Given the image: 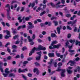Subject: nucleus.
I'll return each mask as SVG.
<instances>
[{
  "label": "nucleus",
  "mask_w": 80,
  "mask_h": 80,
  "mask_svg": "<svg viewBox=\"0 0 80 80\" xmlns=\"http://www.w3.org/2000/svg\"><path fill=\"white\" fill-rule=\"evenodd\" d=\"M56 71H57V72H62L61 74V77H64L65 76V69H62L60 68V67H58V69L56 70Z\"/></svg>",
  "instance_id": "obj_1"
},
{
  "label": "nucleus",
  "mask_w": 80,
  "mask_h": 80,
  "mask_svg": "<svg viewBox=\"0 0 80 80\" xmlns=\"http://www.w3.org/2000/svg\"><path fill=\"white\" fill-rule=\"evenodd\" d=\"M9 69L6 68L5 70V73H3L2 74L4 77H7L8 76V75L10 73V71H8Z\"/></svg>",
  "instance_id": "obj_2"
},
{
  "label": "nucleus",
  "mask_w": 80,
  "mask_h": 80,
  "mask_svg": "<svg viewBox=\"0 0 80 80\" xmlns=\"http://www.w3.org/2000/svg\"><path fill=\"white\" fill-rule=\"evenodd\" d=\"M60 46V44H58V45H53L52 46H49V48L50 49H54V48H58Z\"/></svg>",
  "instance_id": "obj_3"
},
{
  "label": "nucleus",
  "mask_w": 80,
  "mask_h": 80,
  "mask_svg": "<svg viewBox=\"0 0 80 80\" xmlns=\"http://www.w3.org/2000/svg\"><path fill=\"white\" fill-rule=\"evenodd\" d=\"M28 69L27 68H26L23 70H22L21 68H19L18 70V72L19 73H21L22 72H28Z\"/></svg>",
  "instance_id": "obj_4"
},
{
  "label": "nucleus",
  "mask_w": 80,
  "mask_h": 80,
  "mask_svg": "<svg viewBox=\"0 0 80 80\" xmlns=\"http://www.w3.org/2000/svg\"><path fill=\"white\" fill-rule=\"evenodd\" d=\"M75 63L74 62H73L72 61H69L68 63H67V65H68V64H70V65L71 66H75Z\"/></svg>",
  "instance_id": "obj_5"
},
{
  "label": "nucleus",
  "mask_w": 80,
  "mask_h": 80,
  "mask_svg": "<svg viewBox=\"0 0 80 80\" xmlns=\"http://www.w3.org/2000/svg\"><path fill=\"white\" fill-rule=\"evenodd\" d=\"M36 49V48H35L34 47L32 49V50L29 53V56H31V55H32V53H33L34 52H35V50Z\"/></svg>",
  "instance_id": "obj_6"
},
{
  "label": "nucleus",
  "mask_w": 80,
  "mask_h": 80,
  "mask_svg": "<svg viewBox=\"0 0 80 80\" xmlns=\"http://www.w3.org/2000/svg\"><path fill=\"white\" fill-rule=\"evenodd\" d=\"M62 28V26L58 27L57 28V30L58 34L60 33V29Z\"/></svg>",
  "instance_id": "obj_7"
},
{
  "label": "nucleus",
  "mask_w": 80,
  "mask_h": 80,
  "mask_svg": "<svg viewBox=\"0 0 80 80\" xmlns=\"http://www.w3.org/2000/svg\"><path fill=\"white\" fill-rule=\"evenodd\" d=\"M28 24L29 25V26L28 27L29 28H33L34 26L32 25L33 24L31 22H28Z\"/></svg>",
  "instance_id": "obj_8"
},
{
  "label": "nucleus",
  "mask_w": 80,
  "mask_h": 80,
  "mask_svg": "<svg viewBox=\"0 0 80 80\" xmlns=\"http://www.w3.org/2000/svg\"><path fill=\"white\" fill-rule=\"evenodd\" d=\"M48 55L49 57H54L55 54L53 52L52 53H49L48 54Z\"/></svg>",
  "instance_id": "obj_9"
},
{
  "label": "nucleus",
  "mask_w": 80,
  "mask_h": 80,
  "mask_svg": "<svg viewBox=\"0 0 80 80\" xmlns=\"http://www.w3.org/2000/svg\"><path fill=\"white\" fill-rule=\"evenodd\" d=\"M42 46L41 45H39L38 48L37 49L36 48V49L37 51V50H42Z\"/></svg>",
  "instance_id": "obj_10"
},
{
  "label": "nucleus",
  "mask_w": 80,
  "mask_h": 80,
  "mask_svg": "<svg viewBox=\"0 0 80 80\" xmlns=\"http://www.w3.org/2000/svg\"><path fill=\"white\" fill-rule=\"evenodd\" d=\"M21 18L22 17H19L18 18V20H19V23H22V21L23 20V19H24V17H23L22 19H21Z\"/></svg>",
  "instance_id": "obj_11"
},
{
  "label": "nucleus",
  "mask_w": 80,
  "mask_h": 80,
  "mask_svg": "<svg viewBox=\"0 0 80 80\" xmlns=\"http://www.w3.org/2000/svg\"><path fill=\"white\" fill-rule=\"evenodd\" d=\"M36 72V74L37 75H38L39 74V71H38V68H35L34 69V72L35 73V72Z\"/></svg>",
  "instance_id": "obj_12"
},
{
  "label": "nucleus",
  "mask_w": 80,
  "mask_h": 80,
  "mask_svg": "<svg viewBox=\"0 0 80 80\" xmlns=\"http://www.w3.org/2000/svg\"><path fill=\"white\" fill-rule=\"evenodd\" d=\"M7 17H8V20H10L11 19V17L10 16V15L9 14V11L7 9Z\"/></svg>",
  "instance_id": "obj_13"
},
{
  "label": "nucleus",
  "mask_w": 80,
  "mask_h": 80,
  "mask_svg": "<svg viewBox=\"0 0 80 80\" xmlns=\"http://www.w3.org/2000/svg\"><path fill=\"white\" fill-rule=\"evenodd\" d=\"M58 43V41H56V40L54 41H52V42L51 45H52V46H53L54 44H56Z\"/></svg>",
  "instance_id": "obj_14"
},
{
  "label": "nucleus",
  "mask_w": 80,
  "mask_h": 80,
  "mask_svg": "<svg viewBox=\"0 0 80 80\" xmlns=\"http://www.w3.org/2000/svg\"><path fill=\"white\" fill-rule=\"evenodd\" d=\"M51 36L52 37V38H53L54 37L55 38H56V37H57V36L56 34H55L54 33H51Z\"/></svg>",
  "instance_id": "obj_15"
},
{
  "label": "nucleus",
  "mask_w": 80,
  "mask_h": 80,
  "mask_svg": "<svg viewBox=\"0 0 80 80\" xmlns=\"http://www.w3.org/2000/svg\"><path fill=\"white\" fill-rule=\"evenodd\" d=\"M53 59H52L51 60L50 62L48 63V64L50 65V67H51L52 66V63H53Z\"/></svg>",
  "instance_id": "obj_16"
},
{
  "label": "nucleus",
  "mask_w": 80,
  "mask_h": 80,
  "mask_svg": "<svg viewBox=\"0 0 80 80\" xmlns=\"http://www.w3.org/2000/svg\"><path fill=\"white\" fill-rule=\"evenodd\" d=\"M67 72L68 74H71L72 73V71L69 69H68L67 70Z\"/></svg>",
  "instance_id": "obj_17"
},
{
  "label": "nucleus",
  "mask_w": 80,
  "mask_h": 80,
  "mask_svg": "<svg viewBox=\"0 0 80 80\" xmlns=\"http://www.w3.org/2000/svg\"><path fill=\"white\" fill-rule=\"evenodd\" d=\"M9 77H15V75L14 74L11 73L9 75Z\"/></svg>",
  "instance_id": "obj_18"
},
{
  "label": "nucleus",
  "mask_w": 80,
  "mask_h": 80,
  "mask_svg": "<svg viewBox=\"0 0 80 80\" xmlns=\"http://www.w3.org/2000/svg\"><path fill=\"white\" fill-rule=\"evenodd\" d=\"M6 7L7 8H8L9 10H8L9 11V12L10 11V4H8L6 5Z\"/></svg>",
  "instance_id": "obj_19"
},
{
  "label": "nucleus",
  "mask_w": 80,
  "mask_h": 80,
  "mask_svg": "<svg viewBox=\"0 0 80 80\" xmlns=\"http://www.w3.org/2000/svg\"><path fill=\"white\" fill-rule=\"evenodd\" d=\"M76 45H78L79 46H80V42L78 40H76Z\"/></svg>",
  "instance_id": "obj_20"
},
{
  "label": "nucleus",
  "mask_w": 80,
  "mask_h": 80,
  "mask_svg": "<svg viewBox=\"0 0 80 80\" xmlns=\"http://www.w3.org/2000/svg\"><path fill=\"white\" fill-rule=\"evenodd\" d=\"M32 18V17L30 16L29 17H27L25 18V20H26V21H28V20H29V19Z\"/></svg>",
  "instance_id": "obj_21"
},
{
  "label": "nucleus",
  "mask_w": 80,
  "mask_h": 80,
  "mask_svg": "<svg viewBox=\"0 0 80 80\" xmlns=\"http://www.w3.org/2000/svg\"><path fill=\"white\" fill-rule=\"evenodd\" d=\"M75 41V40L71 39L69 40V42H70L71 43H73Z\"/></svg>",
  "instance_id": "obj_22"
},
{
  "label": "nucleus",
  "mask_w": 80,
  "mask_h": 80,
  "mask_svg": "<svg viewBox=\"0 0 80 80\" xmlns=\"http://www.w3.org/2000/svg\"><path fill=\"white\" fill-rule=\"evenodd\" d=\"M37 54H38L39 56L42 57V51H40V52H38L36 53Z\"/></svg>",
  "instance_id": "obj_23"
},
{
  "label": "nucleus",
  "mask_w": 80,
  "mask_h": 80,
  "mask_svg": "<svg viewBox=\"0 0 80 80\" xmlns=\"http://www.w3.org/2000/svg\"><path fill=\"white\" fill-rule=\"evenodd\" d=\"M53 23L55 24V26H57V25H58V22L57 21H53Z\"/></svg>",
  "instance_id": "obj_24"
},
{
  "label": "nucleus",
  "mask_w": 80,
  "mask_h": 80,
  "mask_svg": "<svg viewBox=\"0 0 80 80\" xmlns=\"http://www.w3.org/2000/svg\"><path fill=\"white\" fill-rule=\"evenodd\" d=\"M40 58H41V56H37L36 58V60H40Z\"/></svg>",
  "instance_id": "obj_25"
},
{
  "label": "nucleus",
  "mask_w": 80,
  "mask_h": 80,
  "mask_svg": "<svg viewBox=\"0 0 80 80\" xmlns=\"http://www.w3.org/2000/svg\"><path fill=\"white\" fill-rule=\"evenodd\" d=\"M46 13V12L44 11L43 12H42L40 14V16H42L44 14Z\"/></svg>",
  "instance_id": "obj_26"
},
{
  "label": "nucleus",
  "mask_w": 80,
  "mask_h": 80,
  "mask_svg": "<svg viewBox=\"0 0 80 80\" xmlns=\"http://www.w3.org/2000/svg\"><path fill=\"white\" fill-rule=\"evenodd\" d=\"M30 36H29L28 37V40H29V42H32L33 41V40H32V39H30Z\"/></svg>",
  "instance_id": "obj_27"
},
{
  "label": "nucleus",
  "mask_w": 80,
  "mask_h": 80,
  "mask_svg": "<svg viewBox=\"0 0 80 80\" xmlns=\"http://www.w3.org/2000/svg\"><path fill=\"white\" fill-rule=\"evenodd\" d=\"M49 4L51 5V6H52V7L53 8L55 7V5H54V4H53V3L52 2H50L49 3Z\"/></svg>",
  "instance_id": "obj_28"
},
{
  "label": "nucleus",
  "mask_w": 80,
  "mask_h": 80,
  "mask_svg": "<svg viewBox=\"0 0 80 80\" xmlns=\"http://www.w3.org/2000/svg\"><path fill=\"white\" fill-rule=\"evenodd\" d=\"M65 6H66V5H59L58 6V7H59L60 8H63V7H65Z\"/></svg>",
  "instance_id": "obj_29"
},
{
  "label": "nucleus",
  "mask_w": 80,
  "mask_h": 80,
  "mask_svg": "<svg viewBox=\"0 0 80 80\" xmlns=\"http://www.w3.org/2000/svg\"><path fill=\"white\" fill-rule=\"evenodd\" d=\"M69 52L71 53H73V52H75V50L69 49Z\"/></svg>",
  "instance_id": "obj_30"
},
{
  "label": "nucleus",
  "mask_w": 80,
  "mask_h": 80,
  "mask_svg": "<svg viewBox=\"0 0 80 80\" xmlns=\"http://www.w3.org/2000/svg\"><path fill=\"white\" fill-rule=\"evenodd\" d=\"M53 65L55 67H57V62H54Z\"/></svg>",
  "instance_id": "obj_31"
},
{
  "label": "nucleus",
  "mask_w": 80,
  "mask_h": 80,
  "mask_svg": "<svg viewBox=\"0 0 80 80\" xmlns=\"http://www.w3.org/2000/svg\"><path fill=\"white\" fill-rule=\"evenodd\" d=\"M22 77H23V78H24V79H25V80H27V77L25 76V75L23 74H22Z\"/></svg>",
  "instance_id": "obj_32"
},
{
  "label": "nucleus",
  "mask_w": 80,
  "mask_h": 80,
  "mask_svg": "<svg viewBox=\"0 0 80 80\" xmlns=\"http://www.w3.org/2000/svg\"><path fill=\"white\" fill-rule=\"evenodd\" d=\"M12 48H14V49H16L17 48V46L15 45H13V46H12Z\"/></svg>",
  "instance_id": "obj_33"
},
{
  "label": "nucleus",
  "mask_w": 80,
  "mask_h": 80,
  "mask_svg": "<svg viewBox=\"0 0 80 80\" xmlns=\"http://www.w3.org/2000/svg\"><path fill=\"white\" fill-rule=\"evenodd\" d=\"M61 3L63 5H64L65 3V0H61Z\"/></svg>",
  "instance_id": "obj_34"
},
{
  "label": "nucleus",
  "mask_w": 80,
  "mask_h": 80,
  "mask_svg": "<svg viewBox=\"0 0 80 80\" xmlns=\"http://www.w3.org/2000/svg\"><path fill=\"white\" fill-rule=\"evenodd\" d=\"M77 19H76L74 21L72 22V25H73V24H75V23H77Z\"/></svg>",
  "instance_id": "obj_35"
},
{
  "label": "nucleus",
  "mask_w": 80,
  "mask_h": 80,
  "mask_svg": "<svg viewBox=\"0 0 80 80\" xmlns=\"http://www.w3.org/2000/svg\"><path fill=\"white\" fill-rule=\"evenodd\" d=\"M11 37V36H8L7 35H6V36H5V37L6 39H8V38H9V37Z\"/></svg>",
  "instance_id": "obj_36"
},
{
  "label": "nucleus",
  "mask_w": 80,
  "mask_h": 80,
  "mask_svg": "<svg viewBox=\"0 0 80 80\" xmlns=\"http://www.w3.org/2000/svg\"><path fill=\"white\" fill-rule=\"evenodd\" d=\"M7 60H10L12 59V56H8L7 58Z\"/></svg>",
  "instance_id": "obj_37"
},
{
  "label": "nucleus",
  "mask_w": 80,
  "mask_h": 80,
  "mask_svg": "<svg viewBox=\"0 0 80 80\" xmlns=\"http://www.w3.org/2000/svg\"><path fill=\"white\" fill-rule=\"evenodd\" d=\"M74 61H75V60H76V61H78L79 60H80V58H79L78 57L76 58V59H74Z\"/></svg>",
  "instance_id": "obj_38"
},
{
  "label": "nucleus",
  "mask_w": 80,
  "mask_h": 80,
  "mask_svg": "<svg viewBox=\"0 0 80 80\" xmlns=\"http://www.w3.org/2000/svg\"><path fill=\"white\" fill-rule=\"evenodd\" d=\"M28 63V61H24L23 63V66H25V64H27V63Z\"/></svg>",
  "instance_id": "obj_39"
},
{
  "label": "nucleus",
  "mask_w": 80,
  "mask_h": 80,
  "mask_svg": "<svg viewBox=\"0 0 80 80\" xmlns=\"http://www.w3.org/2000/svg\"><path fill=\"white\" fill-rule=\"evenodd\" d=\"M0 70L2 72H3V68H2V66H0Z\"/></svg>",
  "instance_id": "obj_40"
},
{
  "label": "nucleus",
  "mask_w": 80,
  "mask_h": 80,
  "mask_svg": "<svg viewBox=\"0 0 80 80\" xmlns=\"http://www.w3.org/2000/svg\"><path fill=\"white\" fill-rule=\"evenodd\" d=\"M26 25H25V24L22 25V26H21L22 29L25 28H26Z\"/></svg>",
  "instance_id": "obj_41"
},
{
  "label": "nucleus",
  "mask_w": 80,
  "mask_h": 80,
  "mask_svg": "<svg viewBox=\"0 0 80 80\" xmlns=\"http://www.w3.org/2000/svg\"><path fill=\"white\" fill-rule=\"evenodd\" d=\"M68 24H71V25L73 26L72 22V21L69 22H68Z\"/></svg>",
  "instance_id": "obj_42"
},
{
  "label": "nucleus",
  "mask_w": 80,
  "mask_h": 80,
  "mask_svg": "<svg viewBox=\"0 0 80 80\" xmlns=\"http://www.w3.org/2000/svg\"><path fill=\"white\" fill-rule=\"evenodd\" d=\"M58 65L59 67H61L62 65V62H59L58 63Z\"/></svg>",
  "instance_id": "obj_43"
},
{
  "label": "nucleus",
  "mask_w": 80,
  "mask_h": 80,
  "mask_svg": "<svg viewBox=\"0 0 80 80\" xmlns=\"http://www.w3.org/2000/svg\"><path fill=\"white\" fill-rule=\"evenodd\" d=\"M18 37V35H16L14 36V37H13V38L14 40H15V39H16V38H17Z\"/></svg>",
  "instance_id": "obj_44"
},
{
  "label": "nucleus",
  "mask_w": 80,
  "mask_h": 80,
  "mask_svg": "<svg viewBox=\"0 0 80 80\" xmlns=\"http://www.w3.org/2000/svg\"><path fill=\"white\" fill-rule=\"evenodd\" d=\"M67 29L69 30H72V28L68 26H67Z\"/></svg>",
  "instance_id": "obj_45"
},
{
  "label": "nucleus",
  "mask_w": 80,
  "mask_h": 80,
  "mask_svg": "<svg viewBox=\"0 0 80 80\" xmlns=\"http://www.w3.org/2000/svg\"><path fill=\"white\" fill-rule=\"evenodd\" d=\"M33 58H29L28 59V61H30V60H33Z\"/></svg>",
  "instance_id": "obj_46"
},
{
  "label": "nucleus",
  "mask_w": 80,
  "mask_h": 80,
  "mask_svg": "<svg viewBox=\"0 0 80 80\" xmlns=\"http://www.w3.org/2000/svg\"><path fill=\"white\" fill-rule=\"evenodd\" d=\"M10 42H8L5 45V47H8V45H10Z\"/></svg>",
  "instance_id": "obj_47"
},
{
  "label": "nucleus",
  "mask_w": 80,
  "mask_h": 80,
  "mask_svg": "<svg viewBox=\"0 0 80 80\" xmlns=\"http://www.w3.org/2000/svg\"><path fill=\"white\" fill-rule=\"evenodd\" d=\"M20 9V7H18L16 9L17 12H19V10Z\"/></svg>",
  "instance_id": "obj_48"
},
{
  "label": "nucleus",
  "mask_w": 80,
  "mask_h": 80,
  "mask_svg": "<svg viewBox=\"0 0 80 80\" xmlns=\"http://www.w3.org/2000/svg\"><path fill=\"white\" fill-rule=\"evenodd\" d=\"M28 77H32V74L30 73H28Z\"/></svg>",
  "instance_id": "obj_49"
},
{
  "label": "nucleus",
  "mask_w": 80,
  "mask_h": 80,
  "mask_svg": "<svg viewBox=\"0 0 80 80\" xmlns=\"http://www.w3.org/2000/svg\"><path fill=\"white\" fill-rule=\"evenodd\" d=\"M66 16L67 17L69 18L71 17V15L70 14H67L66 15Z\"/></svg>",
  "instance_id": "obj_50"
},
{
  "label": "nucleus",
  "mask_w": 80,
  "mask_h": 80,
  "mask_svg": "<svg viewBox=\"0 0 80 80\" xmlns=\"http://www.w3.org/2000/svg\"><path fill=\"white\" fill-rule=\"evenodd\" d=\"M20 43V41H17L16 42H15V44L16 45H18Z\"/></svg>",
  "instance_id": "obj_51"
},
{
  "label": "nucleus",
  "mask_w": 80,
  "mask_h": 80,
  "mask_svg": "<svg viewBox=\"0 0 80 80\" xmlns=\"http://www.w3.org/2000/svg\"><path fill=\"white\" fill-rule=\"evenodd\" d=\"M22 51H24L25 50H27V48L26 47H24L22 48Z\"/></svg>",
  "instance_id": "obj_52"
},
{
  "label": "nucleus",
  "mask_w": 80,
  "mask_h": 80,
  "mask_svg": "<svg viewBox=\"0 0 80 80\" xmlns=\"http://www.w3.org/2000/svg\"><path fill=\"white\" fill-rule=\"evenodd\" d=\"M35 64L37 65V66H40V64L37 62H36L35 63Z\"/></svg>",
  "instance_id": "obj_53"
},
{
  "label": "nucleus",
  "mask_w": 80,
  "mask_h": 80,
  "mask_svg": "<svg viewBox=\"0 0 80 80\" xmlns=\"http://www.w3.org/2000/svg\"><path fill=\"white\" fill-rule=\"evenodd\" d=\"M71 37V34H69L68 35V38H70Z\"/></svg>",
  "instance_id": "obj_54"
},
{
  "label": "nucleus",
  "mask_w": 80,
  "mask_h": 80,
  "mask_svg": "<svg viewBox=\"0 0 80 80\" xmlns=\"http://www.w3.org/2000/svg\"><path fill=\"white\" fill-rule=\"evenodd\" d=\"M46 73H47V72H42V76H44V75H45V74H46Z\"/></svg>",
  "instance_id": "obj_55"
},
{
  "label": "nucleus",
  "mask_w": 80,
  "mask_h": 80,
  "mask_svg": "<svg viewBox=\"0 0 80 80\" xmlns=\"http://www.w3.org/2000/svg\"><path fill=\"white\" fill-rule=\"evenodd\" d=\"M6 26L7 27H10V24H9V23H8V22L6 23Z\"/></svg>",
  "instance_id": "obj_56"
},
{
  "label": "nucleus",
  "mask_w": 80,
  "mask_h": 80,
  "mask_svg": "<svg viewBox=\"0 0 80 80\" xmlns=\"http://www.w3.org/2000/svg\"><path fill=\"white\" fill-rule=\"evenodd\" d=\"M38 10L39 11H40V10H43V9H42V8L41 7L38 8Z\"/></svg>",
  "instance_id": "obj_57"
},
{
  "label": "nucleus",
  "mask_w": 80,
  "mask_h": 80,
  "mask_svg": "<svg viewBox=\"0 0 80 80\" xmlns=\"http://www.w3.org/2000/svg\"><path fill=\"white\" fill-rule=\"evenodd\" d=\"M22 29V26H19L18 28V30H19L20 29Z\"/></svg>",
  "instance_id": "obj_58"
},
{
  "label": "nucleus",
  "mask_w": 80,
  "mask_h": 80,
  "mask_svg": "<svg viewBox=\"0 0 80 80\" xmlns=\"http://www.w3.org/2000/svg\"><path fill=\"white\" fill-rule=\"evenodd\" d=\"M42 49H41V50H43L44 51H45V50H46V48L45 47L43 48V46L42 48Z\"/></svg>",
  "instance_id": "obj_59"
},
{
  "label": "nucleus",
  "mask_w": 80,
  "mask_h": 80,
  "mask_svg": "<svg viewBox=\"0 0 80 80\" xmlns=\"http://www.w3.org/2000/svg\"><path fill=\"white\" fill-rule=\"evenodd\" d=\"M59 15H61L62 17L63 16V13L61 12H59Z\"/></svg>",
  "instance_id": "obj_60"
},
{
  "label": "nucleus",
  "mask_w": 80,
  "mask_h": 80,
  "mask_svg": "<svg viewBox=\"0 0 80 80\" xmlns=\"http://www.w3.org/2000/svg\"><path fill=\"white\" fill-rule=\"evenodd\" d=\"M31 6L32 7H34L35 6V3H33L32 4H31Z\"/></svg>",
  "instance_id": "obj_61"
},
{
  "label": "nucleus",
  "mask_w": 80,
  "mask_h": 80,
  "mask_svg": "<svg viewBox=\"0 0 80 80\" xmlns=\"http://www.w3.org/2000/svg\"><path fill=\"white\" fill-rule=\"evenodd\" d=\"M42 35H45V34H46V32H45V31H43L42 32Z\"/></svg>",
  "instance_id": "obj_62"
},
{
  "label": "nucleus",
  "mask_w": 80,
  "mask_h": 80,
  "mask_svg": "<svg viewBox=\"0 0 80 80\" xmlns=\"http://www.w3.org/2000/svg\"><path fill=\"white\" fill-rule=\"evenodd\" d=\"M6 33L8 35H10V31L8 30L7 31V32H6Z\"/></svg>",
  "instance_id": "obj_63"
},
{
  "label": "nucleus",
  "mask_w": 80,
  "mask_h": 80,
  "mask_svg": "<svg viewBox=\"0 0 80 80\" xmlns=\"http://www.w3.org/2000/svg\"><path fill=\"white\" fill-rule=\"evenodd\" d=\"M77 27H75V28L74 30V32H77Z\"/></svg>",
  "instance_id": "obj_64"
}]
</instances>
